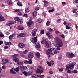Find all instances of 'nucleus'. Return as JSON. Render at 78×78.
Segmentation results:
<instances>
[{"mask_svg": "<svg viewBox=\"0 0 78 78\" xmlns=\"http://www.w3.org/2000/svg\"><path fill=\"white\" fill-rule=\"evenodd\" d=\"M55 39L56 40L55 47H62L63 45V43L62 42V41H61L59 38L58 37H56Z\"/></svg>", "mask_w": 78, "mask_h": 78, "instance_id": "obj_1", "label": "nucleus"}, {"mask_svg": "<svg viewBox=\"0 0 78 78\" xmlns=\"http://www.w3.org/2000/svg\"><path fill=\"white\" fill-rule=\"evenodd\" d=\"M55 49V48H51L50 49H48L47 50L48 51L47 52V55H50L51 54V55H53V54L54 53V50Z\"/></svg>", "mask_w": 78, "mask_h": 78, "instance_id": "obj_2", "label": "nucleus"}, {"mask_svg": "<svg viewBox=\"0 0 78 78\" xmlns=\"http://www.w3.org/2000/svg\"><path fill=\"white\" fill-rule=\"evenodd\" d=\"M75 64H76V62H73L71 64L68 65V66H66V67L67 68H70L71 70H73V69H74V65Z\"/></svg>", "mask_w": 78, "mask_h": 78, "instance_id": "obj_3", "label": "nucleus"}, {"mask_svg": "<svg viewBox=\"0 0 78 78\" xmlns=\"http://www.w3.org/2000/svg\"><path fill=\"white\" fill-rule=\"evenodd\" d=\"M66 56L68 58H73V57H75V55L72 52H68L66 53Z\"/></svg>", "mask_w": 78, "mask_h": 78, "instance_id": "obj_4", "label": "nucleus"}, {"mask_svg": "<svg viewBox=\"0 0 78 78\" xmlns=\"http://www.w3.org/2000/svg\"><path fill=\"white\" fill-rule=\"evenodd\" d=\"M44 70V68H43V67L42 66H39L38 67V69L36 70V73H39L40 74L41 73H42Z\"/></svg>", "mask_w": 78, "mask_h": 78, "instance_id": "obj_5", "label": "nucleus"}, {"mask_svg": "<svg viewBox=\"0 0 78 78\" xmlns=\"http://www.w3.org/2000/svg\"><path fill=\"white\" fill-rule=\"evenodd\" d=\"M44 41L45 47H46V48H48V47H50L51 46V43H48L47 40H45Z\"/></svg>", "mask_w": 78, "mask_h": 78, "instance_id": "obj_6", "label": "nucleus"}, {"mask_svg": "<svg viewBox=\"0 0 78 78\" xmlns=\"http://www.w3.org/2000/svg\"><path fill=\"white\" fill-rule=\"evenodd\" d=\"M37 37H36L31 39V41L32 42H34L35 43H36V42H37Z\"/></svg>", "mask_w": 78, "mask_h": 78, "instance_id": "obj_7", "label": "nucleus"}, {"mask_svg": "<svg viewBox=\"0 0 78 78\" xmlns=\"http://www.w3.org/2000/svg\"><path fill=\"white\" fill-rule=\"evenodd\" d=\"M1 62L2 64H6L8 62V60L4 58L2 60Z\"/></svg>", "mask_w": 78, "mask_h": 78, "instance_id": "obj_8", "label": "nucleus"}, {"mask_svg": "<svg viewBox=\"0 0 78 78\" xmlns=\"http://www.w3.org/2000/svg\"><path fill=\"white\" fill-rule=\"evenodd\" d=\"M25 36V33H21L18 34L17 35V37L19 38L20 37H24Z\"/></svg>", "mask_w": 78, "mask_h": 78, "instance_id": "obj_9", "label": "nucleus"}, {"mask_svg": "<svg viewBox=\"0 0 78 78\" xmlns=\"http://www.w3.org/2000/svg\"><path fill=\"white\" fill-rule=\"evenodd\" d=\"M47 63L49 66H51V65H53L54 64V62L53 61H51L50 62V63L48 62H47Z\"/></svg>", "mask_w": 78, "mask_h": 78, "instance_id": "obj_10", "label": "nucleus"}, {"mask_svg": "<svg viewBox=\"0 0 78 78\" xmlns=\"http://www.w3.org/2000/svg\"><path fill=\"white\" fill-rule=\"evenodd\" d=\"M33 23L32 19H30L29 20V21L27 23V25L29 27H31V25Z\"/></svg>", "mask_w": 78, "mask_h": 78, "instance_id": "obj_11", "label": "nucleus"}, {"mask_svg": "<svg viewBox=\"0 0 78 78\" xmlns=\"http://www.w3.org/2000/svg\"><path fill=\"white\" fill-rule=\"evenodd\" d=\"M18 46L20 48H23L25 46V44L23 43H20L19 44Z\"/></svg>", "mask_w": 78, "mask_h": 78, "instance_id": "obj_12", "label": "nucleus"}, {"mask_svg": "<svg viewBox=\"0 0 78 78\" xmlns=\"http://www.w3.org/2000/svg\"><path fill=\"white\" fill-rule=\"evenodd\" d=\"M28 56L29 58H32L34 57V55L32 53H29L28 54Z\"/></svg>", "mask_w": 78, "mask_h": 78, "instance_id": "obj_13", "label": "nucleus"}, {"mask_svg": "<svg viewBox=\"0 0 78 78\" xmlns=\"http://www.w3.org/2000/svg\"><path fill=\"white\" fill-rule=\"evenodd\" d=\"M36 31H37V30L36 29H34L32 30V35L33 36H35V35H36Z\"/></svg>", "mask_w": 78, "mask_h": 78, "instance_id": "obj_14", "label": "nucleus"}, {"mask_svg": "<svg viewBox=\"0 0 78 78\" xmlns=\"http://www.w3.org/2000/svg\"><path fill=\"white\" fill-rule=\"evenodd\" d=\"M0 21L1 22H3V21H5V19L2 15L0 14Z\"/></svg>", "mask_w": 78, "mask_h": 78, "instance_id": "obj_15", "label": "nucleus"}, {"mask_svg": "<svg viewBox=\"0 0 78 78\" xmlns=\"http://www.w3.org/2000/svg\"><path fill=\"white\" fill-rule=\"evenodd\" d=\"M10 73L12 74H15V73H16L14 68H13L10 69Z\"/></svg>", "mask_w": 78, "mask_h": 78, "instance_id": "obj_16", "label": "nucleus"}, {"mask_svg": "<svg viewBox=\"0 0 78 78\" xmlns=\"http://www.w3.org/2000/svg\"><path fill=\"white\" fill-rule=\"evenodd\" d=\"M13 61H14L15 62H17L20 61V60L18 58H13Z\"/></svg>", "mask_w": 78, "mask_h": 78, "instance_id": "obj_17", "label": "nucleus"}, {"mask_svg": "<svg viewBox=\"0 0 78 78\" xmlns=\"http://www.w3.org/2000/svg\"><path fill=\"white\" fill-rule=\"evenodd\" d=\"M37 12L36 11H34L32 13V16L34 17H36V15H37Z\"/></svg>", "mask_w": 78, "mask_h": 78, "instance_id": "obj_18", "label": "nucleus"}, {"mask_svg": "<svg viewBox=\"0 0 78 78\" xmlns=\"http://www.w3.org/2000/svg\"><path fill=\"white\" fill-rule=\"evenodd\" d=\"M54 53L52 54V55H55V54H57V53H59V51H57L55 49V50H54L53 52Z\"/></svg>", "mask_w": 78, "mask_h": 78, "instance_id": "obj_19", "label": "nucleus"}, {"mask_svg": "<svg viewBox=\"0 0 78 78\" xmlns=\"http://www.w3.org/2000/svg\"><path fill=\"white\" fill-rule=\"evenodd\" d=\"M17 28L18 30H23L24 28L23 27H21L20 26H19L17 27Z\"/></svg>", "mask_w": 78, "mask_h": 78, "instance_id": "obj_20", "label": "nucleus"}, {"mask_svg": "<svg viewBox=\"0 0 78 78\" xmlns=\"http://www.w3.org/2000/svg\"><path fill=\"white\" fill-rule=\"evenodd\" d=\"M19 55L18 54H16L13 55L12 57L13 58H17L19 57Z\"/></svg>", "mask_w": 78, "mask_h": 78, "instance_id": "obj_21", "label": "nucleus"}, {"mask_svg": "<svg viewBox=\"0 0 78 78\" xmlns=\"http://www.w3.org/2000/svg\"><path fill=\"white\" fill-rule=\"evenodd\" d=\"M6 25H12V21H8L6 23Z\"/></svg>", "mask_w": 78, "mask_h": 78, "instance_id": "obj_22", "label": "nucleus"}, {"mask_svg": "<svg viewBox=\"0 0 78 78\" xmlns=\"http://www.w3.org/2000/svg\"><path fill=\"white\" fill-rule=\"evenodd\" d=\"M7 3L9 5H12V2L11 0H8Z\"/></svg>", "mask_w": 78, "mask_h": 78, "instance_id": "obj_23", "label": "nucleus"}, {"mask_svg": "<svg viewBox=\"0 0 78 78\" xmlns=\"http://www.w3.org/2000/svg\"><path fill=\"white\" fill-rule=\"evenodd\" d=\"M17 5L18 6H22V3L20 2H18L17 3Z\"/></svg>", "mask_w": 78, "mask_h": 78, "instance_id": "obj_24", "label": "nucleus"}, {"mask_svg": "<svg viewBox=\"0 0 78 78\" xmlns=\"http://www.w3.org/2000/svg\"><path fill=\"white\" fill-rule=\"evenodd\" d=\"M36 56L37 58H40V56H41V55H40V54L39 53L37 52L36 54Z\"/></svg>", "mask_w": 78, "mask_h": 78, "instance_id": "obj_25", "label": "nucleus"}, {"mask_svg": "<svg viewBox=\"0 0 78 78\" xmlns=\"http://www.w3.org/2000/svg\"><path fill=\"white\" fill-rule=\"evenodd\" d=\"M19 67V69H21L23 70L25 69V67H24V66H20Z\"/></svg>", "mask_w": 78, "mask_h": 78, "instance_id": "obj_26", "label": "nucleus"}, {"mask_svg": "<svg viewBox=\"0 0 78 78\" xmlns=\"http://www.w3.org/2000/svg\"><path fill=\"white\" fill-rule=\"evenodd\" d=\"M35 47L37 48H40V44H39V43H37Z\"/></svg>", "mask_w": 78, "mask_h": 78, "instance_id": "obj_27", "label": "nucleus"}, {"mask_svg": "<svg viewBox=\"0 0 78 78\" xmlns=\"http://www.w3.org/2000/svg\"><path fill=\"white\" fill-rule=\"evenodd\" d=\"M17 64L18 65H23V63L22 62H17Z\"/></svg>", "mask_w": 78, "mask_h": 78, "instance_id": "obj_28", "label": "nucleus"}, {"mask_svg": "<svg viewBox=\"0 0 78 78\" xmlns=\"http://www.w3.org/2000/svg\"><path fill=\"white\" fill-rule=\"evenodd\" d=\"M30 11V10L28 8H26L25 9V13H28V12Z\"/></svg>", "mask_w": 78, "mask_h": 78, "instance_id": "obj_29", "label": "nucleus"}, {"mask_svg": "<svg viewBox=\"0 0 78 78\" xmlns=\"http://www.w3.org/2000/svg\"><path fill=\"white\" fill-rule=\"evenodd\" d=\"M15 20H16V21H19L20 20V18L18 17H16L15 18Z\"/></svg>", "mask_w": 78, "mask_h": 78, "instance_id": "obj_30", "label": "nucleus"}, {"mask_svg": "<svg viewBox=\"0 0 78 78\" xmlns=\"http://www.w3.org/2000/svg\"><path fill=\"white\" fill-rule=\"evenodd\" d=\"M27 76H30V75H31L33 74V73L32 72L30 71L27 73Z\"/></svg>", "mask_w": 78, "mask_h": 78, "instance_id": "obj_31", "label": "nucleus"}, {"mask_svg": "<svg viewBox=\"0 0 78 78\" xmlns=\"http://www.w3.org/2000/svg\"><path fill=\"white\" fill-rule=\"evenodd\" d=\"M42 39L43 41H41V44H43L44 43H45V41H44L45 40H46V41H47V39H45V38L44 37L42 38Z\"/></svg>", "mask_w": 78, "mask_h": 78, "instance_id": "obj_32", "label": "nucleus"}, {"mask_svg": "<svg viewBox=\"0 0 78 78\" xmlns=\"http://www.w3.org/2000/svg\"><path fill=\"white\" fill-rule=\"evenodd\" d=\"M31 78H37V75L33 74L31 76Z\"/></svg>", "mask_w": 78, "mask_h": 78, "instance_id": "obj_33", "label": "nucleus"}, {"mask_svg": "<svg viewBox=\"0 0 78 78\" xmlns=\"http://www.w3.org/2000/svg\"><path fill=\"white\" fill-rule=\"evenodd\" d=\"M19 67L18 66L17 68L16 69H15V73H16L17 72H18L19 70Z\"/></svg>", "mask_w": 78, "mask_h": 78, "instance_id": "obj_34", "label": "nucleus"}, {"mask_svg": "<svg viewBox=\"0 0 78 78\" xmlns=\"http://www.w3.org/2000/svg\"><path fill=\"white\" fill-rule=\"evenodd\" d=\"M44 75H38L37 76V77H39L40 78H42L44 77Z\"/></svg>", "mask_w": 78, "mask_h": 78, "instance_id": "obj_35", "label": "nucleus"}, {"mask_svg": "<svg viewBox=\"0 0 78 78\" xmlns=\"http://www.w3.org/2000/svg\"><path fill=\"white\" fill-rule=\"evenodd\" d=\"M5 45H11V42H5Z\"/></svg>", "mask_w": 78, "mask_h": 78, "instance_id": "obj_36", "label": "nucleus"}, {"mask_svg": "<svg viewBox=\"0 0 78 78\" xmlns=\"http://www.w3.org/2000/svg\"><path fill=\"white\" fill-rule=\"evenodd\" d=\"M37 22H39V23H41V22H42V20L41 18H39L37 20Z\"/></svg>", "mask_w": 78, "mask_h": 78, "instance_id": "obj_37", "label": "nucleus"}, {"mask_svg": "<svg viewBox=\"0 0 78 78\" xmlns=\"http://www.w3.org/2000/svg\"><path fill=\"white\" fill-rule=\"evenodd\" d=\"M68 73H73V71H71L69 69L67 71Z\"/></svg>", "mask_w": 78, "mask_h": 78, "instance_id": "obj_38", "label": "nucleus"}, {"mask_svg": "<svg viewBox=\"0 0 78 78\" xmlns=\"http://www.w3.org/2000/svg\"><path fill=\"white\" fill-rule=\"evenodd\" d=\"M48 30L49 31H50V32L51 33H53V32H54V30H53L51 28L49 29Z\"/></svg>", "mask_w": 78, "mask_h": 78, "instance_id": "obj_39", "label": "nucleus"}, {"mask_svg": "<svg viewBox=\"0 0 78 78\" xmlns=\"http://www.w3.org/2000/svg\"><path fill=\"white\" fill-rule=\"evenodd\" d=\"M50 21H47L46 23V25L47 26H49L50 25Z\"/></svg>", "mask_w": 78, "mask_h": 78, "instance_id": "obj_40", "label": "nucleus"}, {"mask_svg": "<svg viewBox=\"0 0 78 78\" xmlns=\"http://www.w3.org/2000/svg\"><path fill=\"white\" fill-rule=\"evenodd\" d=\"M23 73L24 75H25L26 76H28V74H27V73L26 71L24 72Z\"/></svg>", "mask_w": 78, "mask_h": 78, "instance_id": "obj_41", "label": "nucleus"}, {"mask_svg": "<svg viewBox=\"0 0 78 78\" xmlns=\"http://www.w3.org/2000/svg\"><path fill=\"white\" fill-rule=\"evenodd\" d=\"M49 39H52L53 38V35H50L48 37Z\"/></svg>", "mask_w": 78, "mask_h": 78, "instance_id": "obj_42", "label": "nucleus"}, {"mask_svg": "<svg viewBox=\"0 0 78 78\" xmlns=\"http://www.w3.org/2000/svg\"><path fill=\"white\" fill-rule=\"evenodd\" d=\"M14 37L13 36V35H11L9 37V39H13V37Z\"/></svg>", "mask_w": 78, "mask_h": 78, "instance_id": "obj_43", "label": "nucleus"}, {"mask_svg": "<svg viewBox=\"0 0 78 78\" xmlns=\"http://www.w3.org/2000/svg\"><path fill=\"white\" fill-rule=\"evenodd\" d=\"M68 66V65H66V68L65 69V71H68V70H69L68 69H70V68H67V66Z\"/></svg>", "mask_w": 78, "mask_h": 78, "instance_id": "obj_44", "label": "nucleus"}, {"mask_svg": "<svg viewBox=\"0 0 78 78\" xmlns=\"http://www.w3.org/2000/svg\"><path fill=\"white\" fill-rule=\"evenodd\" d=\"M73 73H77L78 72V71L77 70H74L73 71Z\"/></svg>", "mask_w": 78, "mask_h": 78, "instance_id": "obj_45", "label": "nucleus"}, {"mask_svg": "<svg viewBox=\"0 0 78 78\" xmlns=\"http://www.w3.org/2000/svg\"><path fill=\"white\" fill-rule=\"evenodd\" d=\"M56 50L57 51L60 50H61V48L59 47H57L56 48Z\"/></svg>", "mask_w": 78, "mask_h": 78, "instance_id": "obj_46", "label": "nucleus"}, {"mask_svg": "<svg viewBox=\"0 0 78 78\" xmlns=\"http://www.w3.org/2000/svg\"><path fill=\"white\" fill-rule=\"evenodd\" d=\"M44 33V30H43L41 31L40 32V34H41V35L42 34H43Z\"/></svg>", "mask_w": 78, "mask_h": 78, "instance_id": "obj_47", "label": "nucleus"}, {"mask_svg": "<svg viewBox=\"0 0 78 78\" xmlns=\"http://www.w3.org/2000/svg\"><path fill=\"white\" fill-rule=\"evenodd\" d=\"M23 19H20V21H19V23H22L23 22Z\"/></svg>", "mask_w": 78, "mask_h": 78, "instance_id": "obj_48", "label": "nucleus"}, {"mask_svg": "<svg viewBox=\"0 0 78 78\" xmlns=\"http://www.w3.org/2000/svg\"><path fill=\"white\" fill-rule=\"evenodd\" d=\"M28 64H33V62L31 60L28 61Z\"/></svg>", "mask_w": 78, "mask_h": 78, "instance_id": "obj_49", "label": "nucleus"}, {"mask_svg": "<svg viewBox=\"0 0 78 78\" xmlns=\"http://www.w3.org/2000/svg\"><path fill=\"white\" fill-rule=\"evenodd\" d=\"M29 69L30 70H34L33 67H32V66H30L29 68Z\"/></svg>", "mask_w": 78, "mask_h": 78, "instance_id": "obj_50", "label": "nucleus"}, {"mask_svg": "<svg viewBox=\"0 0 78 78\" xmlns=\"http://www.w3.org/2000/svg\"><path fill=\"white\" fill-rule=\"evenodd\" d=\"M55 33H56V34H61V32H59V31L58 30L55 31Z\"/></svg>", "mask_w": 78, "mask_h": 78, "instance_id": "obj_51", "label": "nucleus"}, {"mask_svg": "<svg viewBox=\"0 0 78 78\" xmlns=\"http://www.w3.org/2000/svg\"><path fill=\"white\" fill-rule=\"evenodd\" d=\"M28 53V50H25L23 52L24 54H27Z\"/></svg>", "mask_w": 78, "mask_h": 78, "instance_id": "obj_52", "label": "nucleus"}, {"mask_svg": "<svg viewBox=\"0 0 78 78\" xmlns=\"http://www.w3.org/2000/svg\"><path fill=\"white\" fill-rule=\"evenodd\" d=\"M66 29H67V30H70V27H69V26H66Z\"/></svg>", "mask_w": 78, "mask_h": 78, "instance_id": "obj_53", "label": "nucleus"}, {"mask_svg": "<svg viewBox=\"0 0 78 78\" xmlns=\"http://www.w3.org/2000/svg\"><path fill=\"white\" fill-rule=\"evenodd\" d=\"M61 21V19H57V22L58 23H60V22Z\"/></svg>", "mask_w": 78, "mask_h": 78, "instance_id": "obj_54", "label": "nucleus"}, {"mask_svg": "<svg viewBox=\"0 0 78 78\" xmlns=\"http://www.w3.org/2000/svg\"><path fill=\"white\" fill-rule=\"evenodd\" d=\"M77 11V9H75L73 11V13H76Z\"/></svg>", "mask_w": 78, "mask_h": 78, "instance_id": "obj_55", "label": "nucleus"}, {"mask_svg": "<svg viewBox=\"0 0 78 78\" xmlns=\"http://www.w3.org/2000/svg\"><path fill=\"white\" fill-rule=\"evenodd\" d=\"M20 56H21V57H22L24 56V55H23V53H22V52H21L20 54Z\"/></svg>", "mask_w": 78, "mask_h": 78, "instance_id": "obj_56", "label": "nucleus"}, {"mask_svg": "<svg viewBox=\"0 0 78 78\" xmlns=\"http://www.w3.org/2000/svg\"><path fill=\"white\" fill-rule=\"evenodd\" d=\"M0 37H4V35L3 33L0 34Z\"/></svg>", "mask_w": 78, "mask_h": 78, "instance_id": "obj_57", "label": "nucleus"}, {"mask_svg": "<svg viewBox=\"0 0 78 78\" xmlns=\"http://www.w3.org/2000/svg\"><path fill=\"white\" fill-rule=\"evenodd\" d=\"M24 62L25 64H28V61L24 60Z\"/></svg>", "mask_w": 78, "mask_h": 78, "instance_id": "obj_58", "label": "nucleus"}, {"mask_svg": "<svg viewBox=\"0 0 78 78\" xmlns=\"http://www.w3.org/2000/svg\"><path fill=\"white\" fill-rule=\"evenodd\" d=\"M43 15L44 16V17H46V16H47V14H46V13H45L44 12H43Z\"/></svg>", "mask_w": 78, "mask_h": 78, "instance_id": "obj_59", "label": "nucleus"}, {"mask_svg": "<svg viewBox=\"0 0 78 78\" xmlns=\"http://www.w3.org/2000/svg\"><path fill=\"white\" fill-rule=\"evenodd\" d=\"M49 73L50 75H52V74H53V71H49Z\"/></svg>", "mask_w": 78, "mask_h": 78, "instance_id": "obj_60", "label": "nucleus"}, {"mask_svg": "<svg viewBox=\"0 0 78 78\" xmlns=\"http://www.w3.org/2000/svg\"><path fill=\"white\" fill-rule=\"evenodd\" d=\"M43 3H44L48 4V2H47V1L44 0V1Z\"/></svg>", "mask_w": 78, "mask_h": 78, "instance_id": "obj_61", "label": "nucleus"}, {"mask_svg": "<svg viewBox=\"0 0 78 78\" xmlns=\"http://www.w3.org/2000/svg\"><path fill=\"white\" fill-rule=\"evenodd\" d=\"M61 58H62V56L59 55L58 57V59H61Z\"/></svg>", "mask_w": 78, "mask_h": 78, "instance_id": "obj_62", "label": "nucleus"}, {"mask_svg": "<svg viewBox=\"0 0 78 78\" xmlns=\"http://www.w3.org/2000/svg\"><path fill=\"white\" fill-rule=\"evenodd\" d=\"M46 35H47V36L48 37L49 36V35H50V32H48L46 33Z\"/></svg>", "mask_w": 78, "mask_h": 78, "instance_id": "obj_63", "label": "nucleus"}, {"mask_svg": "<svg viewBox=\"0 0 78 78\" xmlns=\"http://www.w3.org/2000/svg\"><path fill=\"white\" fill-rule=\"evenodd\" d=\"M64 33L65 34H68V32L67 31V30L64 31Z\"/></svg>", "mask_w": 78, "mask_h": 78, "instance_id": "obj_64", "label": "nucleus"}]
</instances>
